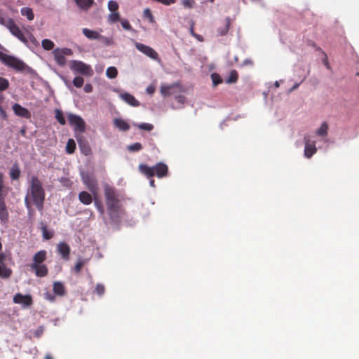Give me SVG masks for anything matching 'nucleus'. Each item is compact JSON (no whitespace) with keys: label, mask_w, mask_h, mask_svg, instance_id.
I'll list each match as a JSON object with an SVG mask.
<instances>
[{"label":"nucleus","mask_w":359,"mask_h":359,"mask_svg":"<svg viewBox=\"0 0 359 359\" xmlns=\"http://www.w3.org/2000/svg\"><path fill=\"white\" fill-rule=\"evenodd\" d=\"M108 20L111 23H115L118 21H120V14L118 12H111V14L108 16Z\"/></svg>","instance_id":"39"},{"label":"nucleus","mask_w":359,"mask_h":359,"mask_svg":"<svg viewBox=\"0 0 359 359\" xmlns=\"http://www.w3.org/2000/svg\"><path fill=\"white\" fill-rule=\"evenodd\" d=\"M41 45L43 49L46 50H50L54 48V43L50 39H43L41 42Z\"/></svg>","instance_id":"36"},{"label":"nucleus","mask_w":359,"mask_h":359,"mask_svg":"<svg viewBox=\"0 0 359 359\" xmlns=\"http://www.w3.org/2000/svg\"><path fill=\"white\" fill-rule=\"evenodd\" d=\"M143 15H144V17L145 18H147L149 22L150 23H154L155 22V20H154V17L151 11V10L149 8H145L144 10V13H143Z\"/></svg>","instance_id":"40"},{"label":"nucleus","mask_w":359,"mask_h":359,"mask_svg":"<svg viewBox=\"0 0 359 359\" xmlns=\"http://www.w3.org/2000/svg\"><path fill=\"white\" fill-rule=\"evenodd\" d=\"M178 90L180 91V86L177 83L161 86V93L164 97L175 95Z\"/></svg>","instance_id":"13"},{"label":"nucleus","mask_w":359,"mask_h":359,"mask_svg":"<svg viewBox=\"0 0 359 359\" xmlns=\"http://www.w3.org/2000/svg\"><path fill=\"white\" fill-rule=\"evenodd\" d=\"M244 64L245 65H248V64L249 65H252V62L251 60H246L244 61Z\"/></svg>","instance_id":"60"},{"label":"nucleus","mask_w":359,"mask_h":359,"mask_svg":"<svg viewBox=\"0 0 359 359\" xmlns=\"http://www.w3.org/2000/svg\"><path fill=\"white\" fill-rule=\"evenodd\" d=\"M81 180L86 187L93 195L98 194V182L96 177L93 174L82 172Z\"/></svg>","instance_id":"6"},{"label":"nucleus","mask_w":359,"mask_h":359,"mask_svg":"<svg viewBox=\"0 0 359 359\" xmlns=\"http://www.w3.org/2000/svg\"><path fill=\"white\" fill-rule=\"evenodd\" d=\"M47 252L44 250L37 252L33 257V262L31 264V269L34 271L37 277H45L48 275V269L43 262L46 259Z\"/></svg>","instance_id":"3"},{"label":"nucleus","mask_w":359,"mask_h":359,"mask_svg":"<svg viewBox=\"0 0 359 359\" xmlns=\"http://www.w3.org/2000/svg\"><path fill=\"white\" fill-rule=\"evenodd\" d=\"M195 4L194 0H182V4L184 6V7L187 8H192L194 7V5Z\"/></svg>","instance_id":"49"},{"label":"nucleus","mask_w":359,"mask_h":359,"mask_svg":"<svg viewBox=\"0 0 359 359\" xmlns=\"http://www.w3.org/2000/svg\"><path fill=\"white\" fill-rule=\"evenodd\" d=\"M147 93L148 94H153L154 92H155V87L154 86H149L147 88Z\"/></svg>","instance_id":"53"},{"label":"nucleus","mask_w":359,"mask_h":359,"mask_svg":"<svg viewBox=\"0 0 359 359\" xmlns=\"http://www.w3.org/2000/svg\"><path fill=\"white\" fill-rule=\"evenodd\" d=\"M6 260V255L4 253H0V264H4Z\"/></svg>","instance_id":"54"},{"label":"nucleus","mask_w":359,"mask_h":359,"mask_svg":"<svg viewBox=\"0 0 359 359\" xmlns=\"http://www.w3.org/2000/svg\"><path fill=\"white\" fill-rule=\"evenodd\" d=\"M299 84H298V83L295 84V85L293 86L292 90H293V89H296V88L299 86Z\"/></svg>","instance_id":"64"},{"label":"nucleus","mask_w":359,"mask_h":359,"mask_svg":"<svg viewBox=\"0 0 359 359\" xmlns=\"http://www.w3.org/2000/svg\"><path fill=\"white\" fill-rule=\"evenodd\" d=\"M139 170L148 178H152L155 175L158 178H162L167 175L168 168L163 163H158L151 167L146 164H140Z\"/></svg>","instance_id":"4"},{"label":"nucleus","mask_w":359,"mask_h":359,"mask_svg":"<svg viewBox=\"0 0 359 359\" xmlns=\"http://www.w3.org/2000/svg\"><path fill=\"white\" fill-rule=\"evenodd\" d=\"M104 194L109 218L112 222H118L123 214V210L115 188L105 184Z\"/></svg>","instance_id":"2"},{"label":"nucleus","mask_w":359,"mask_h":359,"mask_svg":"<svg viewBox=\"0 0 359 359\" xmlns=\"http://www.w3.org/2000/svg\"><path fill=\"white\" fill-rule=\"evenodd\" d=\"M84 265V261L82 260V259H79L78 260V262L76 263L75 266H74V272L76 273H80L83 266Z\"/></svg>","instance_id":"48"},{"label":"nucleus","mask_w":359,"mask_h":359,"mask_svg":"<svg viewBox=\"0 0 359 359\" xmlns=\"http://www.w3.org/2000/svg\"><path fill=\"white\" fill-rule=\"evenodd\" d=\"M142 149V145L140 142H135L128 146V150L131 152H137Z\"/></svg>","instance_id":"38"},{"label":"nucleus","mask_w":359,"mask_h":359,"mask_svg":"<svg viewBox=\"0 0 359 359\" xmlns=\"http://www.w3.org/2000/svg\"><path fill=\"white\" fill-rule=\"evenodd\" d=\"M133 126L140 130L147 131H151L154 128L151 123H134Z\"/></svg>","instance_id":"31"},{"label":"nucleus","mask_w":359,"mask_h":359,"mask_svg":"<svg viewBox=\"0 0 359 359\" xmlns=\"http://www.w3.org/2000/svg\"><path fill=\"white\" fill-rule=\"evenodd\" d=\"M108 8L111 12H117L118 9V4L116 1L110 0L108 2Z\"/></svg>","instance_id":"44"},{"label":"nucleus","mask_w":359,"mask_h":359,"mask_svg":"<svg viewBox=\"0 0 359 359\" xmlns=\"http://www.w3.org/2000/svg\"><path fill=\"white\" fill-rule=\"evenodd\" d=\"M93 201L95 208L97 211L100 212V215L104 217V209L101 201L98 198V194L93 195Z\"/></svg>","instance_id":"27"},{"label":"nucleus","mask_w":359,"mask_h":359,"mask_svg":"<svg viewBox=\"0 0 359 359\" xmlns=\"http://www.w3.org/2000/svg\"><path fill=\"white\" fill-rule=\"evenodd\" d=\"M45 359H53V358L50 354H47L45 356Z\"/></svg>","instance_id":"61"},{"label":"nucleus","mask_w":359,"mask_h":359,"mask_svg":"<svg viewBox=\"0 0 359 359\" xmlns=\"http://www.w3.org/2000/svg\"><path fill=\"white\" fill-rule=\"evenodd\" d=\"M13 302L22 304L24 306H29L32 304V299L30 295H23L20 293H17L13 297Z\"/></svg>","instance_id":"15"},{"label":"nucleus","mask_w":359,"mask_h":359,"mask_svg":"<svg viewBox=\"0 0 359 359\" xmlns=\"http://www.w3.org/2000/svg\"><path fill=\"white\" fill-rule=\"evenodd\" d=\"M9 86V81L6 78L0 76V91L6 90Z\"/></svg>","instance_id":"43"},{"label":"nucleus","mask_w":359,"mask_h":359,"mask_svg":"<svg viewBox=\"0 0 359 359\" xmlns=\"http://www.w3.org/2000/svg\"><path fill=\"white\" fill-rule=\"evenodd\" d=\"M114 125L122 131H127L130 128L129 124L121 118H116L114 120Z\"/></svg>","instance_id":"26"},{"label":"nucleus","mask_w":359,"mask_h":359,"mask_svg":"<svg viewBox=\"0 0 359 359\" xmlns=\"http://www.w3.org/2000/svg\"><path fill=\"white\" fill-rule=\"evenodd\" d=\"M6 27L9 29L11 34L14 35L15 37H17L20 41H21L24 43H27V39L25 36L22 31L16 25L13 20L9 19L6 22Z\"/></svg>","instance_id":"7"},{"label":"nucleus","mask_w":359,"mask_h":359,"mask_svg":"<svg viewBox=\"0 0 359 359\" xmlns=\"http://www.w3.org/2000/svg\"><path fill=\"white\" fill-rule=\"evenodd\" d=\"M211 79L214 86H216L222 83V79L220 76L217 73L211 74Z\"/></svg>","instance_id":"42"},{"label":"nucleus","mask_w":359,"mask_h":359,"mask_svg":"<svg viewBox=\"0 0 359 359\" xmlns=\"http://www.w3.org/2000/svg\"><path fill=\"white\" fill-rule=\"evenodd\" d=\"M120 22H121V24L122 25V27L126 29V30H128V31H131L133 30V27L132 26L130 25L129 21L128 20H126V19H121L120 20Z\"/></svg>","instance_id":"47"},{"label":"nucleus","mask_w":359,"mask_h":359,"mask_svg":"<svg viewBox=\"0 0 359 359\" xmlns=\"http://www.w3.org/2000/svg\"><path fill=\"white\" fill-rule=\"evenodd\" d=\"M21 15L25 16L29 20H32L34 18V14L31 8L24 7L21 8Z\"/></svg>","instance_id":"29"},{"label":"nucleus","mask_w":359,"mask_h":359,"mask_svg":"<svg viewBox=\"0 0 359 359\" xmlns=\"http://www.w3.org/2000/svg\"><path fill=\"white\" fill-rule=\"evenodd\" d=\"M62 181L65 182H70L69 180L67 179V178H65Z\"/></svg>","instance_id":"63"},{"label":"nucleus","mask_w":359,"mask_h":359,"mask_svg":"<svg viewBox=\"0 0 359 359\" xmlns=\"http://www.w3.org/2000/svg\"><path fill=\"white\" fill-rule=\"evenodd\" d=\"M93 201L95 208L97 211L100 212V215L104 217V209L101 201L98 198V194L93 195Z\"/></svg>","instance_id":"28"},{"label":"nucleus","mask_w":359,"mask_h":359,"mask_svg":"<svg viewBox=\"0 0 359 359\" xmlns=\"http://www.w3.org/2000/svg\"><path fill=\"white\" fill-rule=\"evenodd\" d=\"M20 176V170L18 165H13L10 170V177L12 180H18Z\"/></svg>","instance_id":"32"},{"label":"nucleus","mask_w":359,"mask_h":359,"mask_svg":"<svg viewBox=\"0 0 359 359\" xmlns=\"http://www.w3.org/2000/svg\"><path fill=\"white\" fill-rule=\"evenodd\" d=\"M68 121L69 124L74 128V130L83 133L86 129V123L83 119L75 114H69L68 115Z\"/></svg>","instance_id":"9"},{"label":"nucleus","mask_w":359,"mask_h":359,"mask_svg":"<svg viewBox=\"0 0 359 359\" xmlns=\"http://www.w3.org/2000/svg\"><path fill=\"white\" fill-rule=\"evenodd\" d=\"M0 49L5 50L4 47L0 43ZM0 61L6 66L13 68L16 71H24L26 68V65L20 59L7 55L2 51H0Z\"/></svg>","instance_id":"5"},{"label":"nucleus","mask_w":359,"mask_h":359,"mask_svg":"<svg viewBox=\"0 0 359 359\" xmlns=\"http://www.w3.org/2000/svg\"><path fill=\"white\" fill-rule=\"evenodd\" d=\"M41 231L43 233V237L46 240H49L52 238L53 236V233L48 230L47 226L46 225H43L41 226Z\"/></svg>","instance_id":"37"},{"label":"nucleus","mask_w":359,"mask_h":359,"mask_svg":"<svg viewBox=\"0 0 359 359\" xmlns=\"http://www.w3.org/2000/svg\"><path fill=\"white\" fill-rule=\"evenodd\" d=\"M53 290L55 294L62 297L66 294V289L65 285L60 281H55L53 283Z\"/></svg>","instance_id":"19"},{"label":"nucleus","mask_w":359,"mask_h":359,"mask_svg":"<svg viewBox=\"0 0 359 359\" xmlns=\"http://www.w3.org/2000/svg\"><path fill=\"white\" fill-rule=\"evenodd\" d=\"M193 36H194L199 41H203V36L201 35L195 34H194Z\"/></svg>","instance_id":"55"},{"label":"nucleus","mask_w":359,"mask_h":359,"mask_svg":"<svg viewBox=\"0 0 359 359\" xmlns=\"http://www.w3.org/2000/svg\"><path fill=\"white\" fill-rule=\"evenodd\" d=\"M175 99L180 104H184L186 100L185 97L182 95H176Z\"/></svg>","instance_id":"51"},{"label":"nucleus","mask_w":359,"mask_h":359,"mask_svg":"<svg viewBox=\"0 0 359 359\" xmlns=\"http://www.w3.org/2000/svg\"><path fill=\"white\" fill-rule=\"evenodd\" d=\"M5 196L0 197V220L6 223L8 220L9 214L5 203Z\"/></svg>","instance_id":"16"},{"label":"nucleus","mask_w":359,"mask_h":359,"mask_svg":"<svg viewBox=\"0 0 359 359\" xmlns=\"http://www.w3.org/2000/svg\"><path fill=\"white\" fill-rule=\"evenodd\" d=\"M55 118L61 125H65L66 123L63 113L61 110L57 109L55 111Z\"/></svg>","instance_id":"41"},{"label":"nucleus","mask_w":359,"mask_h":359,"mask_svg":"<svg viewBox=\"0 0 359 359\" xmlns=\"http://www.w3.org/2000/svg\"><path fill=\"white\" fill-rule=\"evenodd\" d=\"M118 71L114 67H109L106 70V75L109 79H114L117 76Z\"/></svg>","instance_id":"35"},{"label":"nucleus","mask_w":359,"mask_h":359,"mask_svg":"<svg viewBox=\"0 0 359 359\" xmlns=\"http://www.w3.org/2000/svg\"><path fill=\"white\" fill-rule=\"evenodd\" d=\"M79 149L81 153L85 156H88L91 153V149L88 143L81 139L77 138Z\"/></svg>","instance_id":"22"},{"label":"nucleus","mask_w":359,"mask_h":359,"mask_svg":"<svg viewBox=\"0 0 359 359\" xmlns=\"http://www.w3.org/2000/svg\"><path fill=\"white\" fill-rule=\"evenodd\" d=\"M12 270L7 267L5 264H0V278L6 279L12 275Z\"/></svg>","instance_id":"24"},{"label":"nucleus","mask_w":359,"mask_h":359,"mask_svg":"<svg viewBox=\"0 0 359 359\" xmlns=\"http://www.w3.org/2000/svg\"><path fill=\"white\" fill-rule=\"evenodd\" d=\"M95 291L99 296H102L105 292V287L103 284L97 283Z\"/></svg>","instance_id":"45"},{"label":"nucleus","mask_w":359,"mask_h":359,"mask_svg":"<svg viewBox=\"0 0 359 359\" xmlns=\"http://www.w3.org/2000/svg\"><path fill=\"white\" fill-rule=\"evenodd\" d=\"M76 149V143L73 139H69L66 145L67 153L71 154L74 152Z\"/></svg>","instance_id":"33"},{"label":"nucleus","mask_w":359,"mask_h":359,"mask_svg":"<svg viewBox=\"0 0 359 359\" xmlns=\"http://www.w3.org/2000/svg\"><path fill=\"white\" fill-rule=\"evenodd\" d=\"M57 250L62 259L68 260L69 259L70 248L65 242H61L57 245Z\"/></svg>","instance_id":"17"},{"label":"nucleus","mask_w":359,"mask_h":359,"mask_svg":"<svg viewBox=\"0 0 359 359\" xmlns=\"http://www.w3.org/2000/svg\"><path fill=\"white\" fill-rule=\"evenodd\" d=\"M84 80L81 76H76L73 80V84L76 88H81L83 84Z\"/></svg>","instance_id":"46"},{"label":"nucleus","mask_w":359,"mask_h":359,"mask_svg":"<svg viewBox=\"0 0 359 359\" xmlns=\"http://www.w3.org/2000/svg\"><path fill=\"white\" fill-rule=\"evenodd\" d=\"M135 46L139 51H140L143 54L146 55L149 57H150L153 60L158 59V53L151 47L144 45L143 43H139V42H135Z\"/></svg>","instance_id":"11"},{"label":"nucleus","mask_w":359,"mask_h":359,"mask_svg":"<svg viewBox=\"0 0 359 359\" xmlns=\"http://www.w3.org/2000/svg\"><path fill=\"white\" fill-rule=\"evenodd\" d=\"M238 74L237 71L232 70L230 72L229 76L228 79H226V82L227 83H236L238 80Z\"/></svg>","instance_id":"34"},{"label":"nucleus","mask_w":359,"mask_h":359,"mask_svg":"<svg viewBox=\"0 0 359 359\" xmlns=\"http://www.w3.org/2000/svg\"><path fill=\"white\" fill-rule=\"evenodd\" d=\"M31 41L34 43H36V39L32 36V35H30V37H29Z\"/></svg>","instance_id":"59"},{"label":"nucleus","mask_w":359,"mask_h":359,"mask_svg":"<svg viewBox=\"0 0 359 359\" xmlns=\"http://www.w3.org/2000/svg\"><path fill=\"white\" fill-rule=\"evenodd\" d=\"M79 200L84 205H90L93 202V196L86 191H83L79 194Z\"/></svg>","instance_id":"20"},{"label":"nucleus","mask_w":359,"mask_h":359,"mask_svg":"<svg viewBox=\"0 0 359 359\" xmlns=\"http://www.w3.org/2000/svg\"><path fill=\"white\" fill-rule=\"evenodd\" d=\"M328 132V125L326 122H324L320 126V128H318L316 133L318 136L325 137L327 135Z\"/></svg>","instance_id":"30"},{"label":"nucleus","mask_w":359,"mask_h":359,"mask_svg":"<svg viewBox=\"0 0 359 359\" xmlns=\"http://www.w3.org/2000/svg\"><path fill=\"white\" fill-rule=\"evenodd\" d=\"M82 32L89 39H99L101 36L97 31L90 30L88 28H83Z\"/></svg>","instance_id":"23"},{"label":"nucleus","mask_w":359,"mask_h":359,"mask_svg":"<svg viewBox=\"0 0 359 359\" xmlns=\"http://www.w3.org/2000/svg\"><path fill=\"white\" fill-rule=\"evenodd\" d=\"M42 332H43V330L41 328V329L38 330L36 332L35 335H36L37 337H39L41 336V334Z\"/></svg>","instance_id":"56"},{"label":"nucleus","mask_w":359,"mask_h":359,"mask_svg":"<svg viewBox=\"0 0 359 359\" xmlns=\"http://www.w3.org/2000/svg\"><path fill=\"white\" fill-rule=\"evenodd\" d=\"M121 98L133 107L140 106L139 101L131 94L128 93H124L120 95Z\"/></svg>","instance_id":"18"},{"label":"nucleus","mask_w":359,"mask_h":359,"mask_svg":"<svg viewBox=\"0 0 359 359\" xmlns=\"http://www.w3.org/2000/svg\"><path fill=\"white\" fill-rule=\"evenodd\" d=\"M71 68L75 72L81 74L84 76H90L93 74V71L91 67L81 61H73Z\"/></svg>","instance_id":"8"},{"label":"nucleus","mask_w":359,"mask_h":359,"mask_svg":"<svg viewBox=\"0 0 359 359\" xmlns=\"http://www.w3.org/2000/svg\"><path fill=\"white\" fill-rule=\"evenodd\" d=\"M149 184H150L151 187H155V181H154V180L150 178Z\"/></svg>","instance_id":"57"},{"label":"nucleus","mask_w":359,"mask_h":359,"mask_svg":"<svg viewBox=\"0 0 359 359\" xmlns=\"http://www.w3.org/2000/svg\"><path fill=\"white\" fill-rule=\"evenodd\" d=\"M12 109H13V111L14 114L17 116H19V117H21V118H27V119H29V118H31V113H30V111L27 109L22 107L18 103H15L12 106Z\"/></svg>","instance_id":"14"},{"label":"nucleus","mask_w":359,"mask_h":359,"mask_svg":"<svg viewBox=\"0 0 359 359\" xmlns=\"http://www.w3.org/2000/svg\"><path fill=\"white\" fill-rule=\"evenodd\" d=\"M4 174L0 172V197L6 196V194L4 193Z\"/></svg>","instance_id":"50"},{"label":"nucleus","mask_w":359,"mask_h":359,"mask_svg":"<svg viewBox=\"0 0 359 359\" xmlns=\"http://www.w3.org/2000/svg\"><path fill=\"white\" fill-rule=\"evenodd\" d=\"M190 33L192 36H194V34H195L196 33L194 32V24H192L191 25V27H190Z\"/></svg>","instance_id":"58"},{"label":"nucleus","mask_w":359,"mask_h":359,"mask_svg":"<svg viewBox=\"0 0 359 359\" xmlns=\"http://www.w3.org/2000/svg\"><path fill=\"white\" fill-rule=\"evenodd\" d=\"M231 26V20L229 18L224 19L222 25L217 29V33L219 36H225L229 29Z\"/></svg>","instance_id":"21"},{"label":"nucleus","mask_w":359,"mask_h":359,"mask_svg":"<svg viewBox=\"0 0 359 359\" xmlns=\"http://www.w3.org/2000/svg\"><path fill=\"white\" fill-rule=\"evenodd\" d=\"M72 53L69 48H56L53 50V55L55 62L60 66H64L66 64V58L65 55H69Z\"/></svg>","instance_id":"10"},{"label":"nucleus","mask_w":359,"mask_h":359,"mask_svg":"<svg viewBox=\"0 0 359 359\" xmlns=\"http://www.w3.org/2000/svg\"><path fill=\"white\" fill-rule=\"evenodd\" d=\"M76 5L81 9L87 11L93 4L94 0H74Z\"/></svg>","instance_id":"25"},{"label":"nucleus","mask_w":359,"mask_h":359,"mask_svg":"<svg viewBox=\"0 0 359 359\" xmlns=\"http://www.w3.org/2000/svg\"><path fill=\"white\" fill-rule=\"evenodd\" d=\"M21 134L25 135V129H22L21 131H20Z\"/></svg>","instance_id":"62"},{"label":"nucleus","mask_w":359,"mask_h":359,"mask_svg":"<svg viewBox=\"0 0 359 359\" xmlns=\"http://www.w3.org/2000/svg\"><path fill=\"white\" fill-rule=\"evenodd\" d=\"M29 187L25 198V204L28 211H32V205L42 211L46 193L41 180L36 176H32L29 180Z\"/></svg>","instance_id":"1"},{"label":"nucleus","mask_w":359,"mask_h":359,"mask_svg":"<svg viewBox=\"0 0 359 359\" xmlns=\"http://www.w3.org/2000/svg\"><path fill=\"white\" fill-rule=\"evenodd\" d=\"M84 90L86 93H91L93 91V86L90 83H87L84 86Z\"/></svg>","instance_id":"52"},{"label":"nucleus","mask_w":359,"mask_h":359,"mask_svg":"<svg viewBox=\"0 0 359 359\" xmlns=\"http://www.w3.org/2000/svg\"><path fill=\"white\" fill-rule=\"evenodd\" d=\"M305 148L304 156L310 158L313 154L317 152L315 141L311 142L309 137H304Z\"/></svg>","instance_id":"12"}]
</instances>
